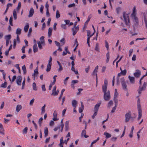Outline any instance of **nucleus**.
I'll list each match as a JSON object with an SVG mask.
<instances>
[{
    "label": "nucleus",
    "mask_w": 147,
    "mask_h": 147,
    "mask_svg": "<svg viewBox=\"0 0 147 147\" xmlns=\"http://www.w3.org/2000/svg\"><path fill=\"white\" fill-rule=\"evenodd\" d=\"M34 73L36 76L38 74V69H36L34 70Z\"/></svg>",
    "instance_id": "0e129e2a"
},
{
    "label": "nucleus",
    "mask_w": 147,
    "mask_h": 147,
    "mask_svg": "<svg viewBox=\"0 0 147 147\" xmlns=\"http://www.w3.org/2000/svg\"><path fill=\"white\" fill-rule=\"evenodd\" d=\"M86 131L85 130H82V132L81 133V135L82 137L84 136L85 138H87L88 137V136H87L86 135Z\"/></svg>",
    "instance_id": "f3484780"
},
{
    "label": "nucleus",
    "mask_w": 147,
    "mask_h": 147,
    "mask_svg": "<svg viewBox=\"0 0 147 147\" xmlns=\"http://www.w3.org/2000/svg\"><path fill=\"white\" fill-rule=\"evenodd\" d=\"M79 29V27L78 26H77L76 27H73L72 29V34L73 36H74L76 34L77 32L78 31Z\"/></svg>",
    "instance_id": "0eeeda50"
},
{
    "label": "nucleus",
    "mask_w": 147,
    "mask_h": 147,
    "mask_svg": "<svg viewBox=\"0 0 147 147\" xmlns=\"http://www.w3.org/2000/svg\"><path fill=\"white\" fill-rule=\"evenodd\" d=\"M22 108V107L21 105H18L16 107V111L18 112Z\"/></svg>",
    "instance_id": "393cba45"
},
{
    "label": "nucleus",
    "mask_w": 147,
    "mask_h": 147,
    "mask_svg": "<svg viewBox=\"0 0 147 147\" xmlns=\"http://www.w3.org/2000/svg\"><path fill=\"white\" fill-rule=\"evenodd\" d=\"M0 134L3 135H4V129L3 125L1 123H0Z\"/></svg>",
    "instance_id": "4468645a"
},
{
    "label": "nucleus",
    "mask_w": 147,
    "mask_h": 147,
    "mask_svg": "<svg viewBox=\"0 0 147 147\" xmlns=\"http://www.w3.org/2000/svg\"><path fill=\"white\" fill-rule=\"evenodd\" d=\"M21 7V3L19 2L18 3V6L17 7L16 9L17 11H19Z\"/></svg>",
    "instance_id": "79ce46f5"
},
{
    "label": "nucleus",
    "mask_w": 147,
    "mask_h": 147,
    "mask_svg": "<svg viewBox=\"0 0 147 147\" xmlns=\"http://www.w3.org/2000/svg\"><path fill=\"white\" fill-rule=\"evenodd\" d=\"M117 13V14H119L121 10L120 7H118L116 8Z\"/></svg>",
    "instance_id": "6e6d98bb"
},
{
    "label": "nucleus",
    "mask_w": 147,
    "mask_h": 147,
    "mask_svg": "<svg viewBox=\"0 0 147 147\" xmlns=\"http://www.w3.org/2000/svg\"><path fill=\"white\" fill-rule=\"evenodd\" d=\"M34 99L33 98L30 101L29 104L30 105L32 106L34 102Z\"/></svg>",
    "instance_id": "864d4df0"
},
{
    "label": "nucleus",
    "mask_w": 147,
    "mask_h": 147,
    "mask_svg": "<svg viewBox=\"0 0 147 147\" xmlns=\"http://www.w3.org/2000/svg\"><path fill=\"white\" fill-rule=\"evenodd\" d=\"M22 30L21 29L18 28L16 31V34L18 35V34H20L21 33Z\"/></svg>",
    "instance_id": "72a5a7b5"
},
{
    "label": "nucleus",
    "mask_w": 147,
    "mask_h": 147,
    "mask_svg": "<svg viewBox=\"0 0 147 147\" xmlns=\"http://www.w3.org/2000/svg\"><path fill=\"white\" fill-rule=\"evenodd\" d=\"M69 121H67L65 123V130L67 131L69 128Z\"/></svg>",
    "instance_id": "a878e982"
},
{
    "label": "nucleus",
    "mask_w": 147,
    "mask_h": 147,
    "mask_svg": "<svg viewBox=\"0 0 147 147\" xmlns=\"http://www.w3.org/2000/svg\"><path fill=\"white\" fill-rule=\"evenodd\" d=\"M46 107V105L45 104L41 108V113H44L45 111V107Z\"/></svg>",
    "instance_id": "2f4dec72"
},
{
    "label": "nucleus",
    "mask_w": 147,
    "mask_h": 147,
    "mask_svg": "<svg viewBox=\"0 0 147 147\" xmlns=\"http://www.w3.org/2000/svg\"><path fill=\"white\" fill-rule=\"evenodd\" d=\"M48 128L47 127H45L44 128V133L45 134V137H46L48 135Z\"/></svg>",
    "instance_id": "4be33fe9"
},
{
    "label": "nucleus",
    "mask_w": 147,
    "mask_h": 147,
    "mask_svg": "<svg viewBox=\"0 0 147 147\" xmlns=\"http://www.w3.org/2000/svg\"><path fill=\"white\" fill-rule=\"evenodd\" d=\"M136 55L135 54L133 55L132 58V60L133 61H135L136 60Z\"/></svg>",
    "instance_id": "69168bd1"
},
{
    "label": "nucleus",
    "mask_w": 147,
    "mask_h": 147,
    "mask_svg": "<svg viewBox=\"0 0 147 147\" xmlns=\"http://www.w3.org/2000/svg\"><path fill=\"white\" fill-rule=\"evenodd\" d=\"M78 81L77 80H73L71 82V86L74 88V85L75 84L78 83Z\"/></svg>",
    "instance_id": "aec40b11"
},
{
    "label": "nucleus",
    "mask_w": 147,
    "mask_h": 147,
    "mask_svg": "<svg viewBox=\"0 0 147 147\" xmlns=\"http://www.w3.org/2000/svg\"><path fill=\"white\" fill-rule=\"evenodd\" d=\"M33 51L34 53H35L37 51L38 49L37 47V45L35 44L33 46Z\"/></svg>",
    "instance_id": "5701e85b"
},
{
    "label": "nucleus",
    "mask_w": 147,
    "mask_h": 147,
    "mask_svg": "<svg viewBox=\"0 0 147 147\" xmlns=\"http://www.w3.org/2000/svg\"><path fill=\"white\" fill-rule=\"evenodd\" d=\"M52 30L53 28H52L50 27L49 28L48 32V36L49 37H50L51 35Z\"/></svg>",
    "instance_id": "b1692460"
},
{
    "label": "nucleus",
    "mask_w": 147,
    "mask_h": 147,
    "mask_svg": "<svg viewBox=\"0 0 147 147\" xmlns=\"http://www.w3.org/2000/svg\"><path fill=\"white\" fill-rule=\"evenodd\" d=\"M123 16L125 24L127 26L129 24V19L128 14L124 12L123 13Z\"/></svg>",
    "instance_id": "39448f33"
},
{
    "label": "nucleus",
    "mask_w": 147,
    "mask_h": 147,
    "mask_svg": "<svg viewBox=\"0 0 147 147\" xmlns=\"http://www.w3.org/2000/svg\"><path fill=\"white\" fill-rule=\"evenodd\" d=\"M87 33L88 38L89 37V39H90V38L92 36V35H90V31L89 30H87Z\"/></svg>",
    "instance_id": "49530a36"
},
{
    "label": "nucleus",
    "mask_w": 147,
    "mask_h": 147,
    "mask_svg": "<svg viewBox=\"0 0 147 147\" xmlns=\"http://www.w3.org/2000/svg\"><path fill=\"white\" fill-rule=\"evenodd\" d=\"M144 20L146 26L147 28V20L146 18V16L145 13H144Z\"/></svg>",
    "instance_id": "c756f323"
},
{
    "label": "nucleus",
    "mask_w": 147,
    "mask_h": 147,
    "mask_svg": "<svg viewBox=\"0 0 147 147\" xmlns=\"http://www.w3.org/2000/svg\"><path fill=\"white\" fill-rule=\"evenodd\" d=\"M94 113L93 115H92V119H94V118L95 116L97 114V112H96V111H94Z\"/></svg>",
    "instance_id": "052dcab7"
},
{
    "label": "nucleus",
    "mask_w": 147,
    "mask_h": 147,
    "mask_svg": "<svg viewBox=\"0 0 147 147\" xmlns=\"http://www.w3.org/2000/svg\"><path fill=\"white\" fill-rule=\"evenodd\" d=\"M34 13V11L32 8H31L29 11V14L28 15V17H31L32 16Z\"/></svg>",
    "instance_id": "ddd939ff"
},
{
    "label": "nucleus",
    "mask_w": 147,
    "mask_h": 147,
    "mask_svg": "<svg viewBox=\"0 0 147 147\" xmlns=\"http://www.w3.org/2000/svg\"><path fill=\"white\" fill-rule=\"evenodd\" d=\"M59 68L58 69V71L59 72L60 71L62 70H63V67L61 65H59Z\"/></svg>",
    "instance_id": "bf43d9fd"
},
{
    "label": "nucleus",
    "mask_w": 147,
    "mask_h": 147,
    "mask_svg": "<svg viewBox=\"0 0 147 147\" xmlns=\"http://www.w3.org/2000/svg\"><path fill=\"white\" fill-rule=\"evenodd\" d=\"M125 121L126 123H127L129 121L130 119H134L135 118V117L134 118L132 117L131 116V112L130 111H128L125 114Z\"/></svg>",
    "instance_id": "423d86ee"
},
{
    "label": "nucleus",
    "mask_w": 147,
    "mask_h": 147,
    "mask_svg": "<svg viewBox=\"0 0 147 147\" xmlns=\"http://www.w3.org/2000/svg\"><path fill=\"white\" fill-rule=\"evenodd\" d=\"M46 14L47 17H49L50 16V13L49 12V9H47L46 10Z\"/></svg>",
    "instance_id": "680f3d73"
},
{
    "label": "nucleus",
    "mask_w": 147,
    "mask_h": 147,
    "mask_svg": "<svg viewBox=\"0 0 147 147\" xmlns=\"http://www.w3.org/2000/svg\"><path fill=\"white\" fill-rule=\"evenodd\" d=\"M44 36H42L40 38V42L41 43L43 46H45V41L44 40Z\"/></svg>",
    "instance_id": "2eb2a0df"
},
{
    "label": "nucleus",
    "mask_w": 147,
    "mask_h": 147,
    "mask_svg": "<svg viewBox=\"0 0 147 147\" xmlns=\"http://www.w3.org/2000/svg\"><path fill=\"white\" fill-rule=\"evenodd\" d=\"M121 75H122V74L121 73V72L120 73H118V75H117V84H118V82H119V77Z\"/></svg>",
    "instance_id": "c03bdc74"
},
{
    "label": "nucleus",
    "mask_w": 147,
    "mask_h": 147,
    "mask_svg": "<svg viewBox=\"0 0 147 147\" xmlns=\"http://www.w3.org/2000/svg\"><path fill=\"white\" fill-rule=\"evenodd\" d=\"M7 82H5L4 83H3L1 85V87L2 88H6L7 87Z\"/></svg>",
    "instance_id": "a19ab883"
},
{
    "label": "nucleus",
    "mask_w": 147,
    "mask_h": 147,
    "mask_svg": "<svg viewBox=\"0 0 147 147\" xmlns=\"http://www.w3.org/2000/svg\"><path fill=\"white\" fill-rule=\"evenodd\" d=\"M101 103V101H100L97 104L95 105L94 108V111L98 112Z\"/></svg>",
    "instance_id": "9d476101"
},
{
    "label": "nucleus",
    "mask_w": 147,
    "mask_h": 147,
    "mask_svg": "<svg viewBox=\"0 0 147 147\" xmlns=\"http://www.w3.org/2000/svg\"><path fill=\"white\" fill-rule=\"evenodd\" d=\"M22 69L23 71L24 74H26V66L25 65H24L22 66Z\"/></svg>",
    "instance_id": "c9c22d12"
},
{
    "label": "nucleus",
    "mask_w": 147,
    "mask_h": 147,
    "mask_svg": "<svg viewBox=\"0 0 147 147\" xmlns=\"http://www.w3.org/2000/svg\"><path fill=\"white\" fill-rule=\"evenodd\" d=\"M138 120H139L142 117V110L139 109V110H138Z\"/></svg>",
    "instance_id": "dca6fc26"
},
{
    "label": "nucleus",
    "mask_w": 147,
    "mask_h": 147,
    "mask_svg": "<svg viewBox=\"0 0 147 147\" xmlns=\"http://www.w3.org/2000/svg\"><path fill=\"white\" fill-rule=\"evenodd\" d=\"M106 57H107V59H106V62L107 63H108L109 61V58H110V56L109 52H108L106 54Z\"/></svg>",
    "instance_id": "f704fd0d"
},
{
    "label": "nucleus",
    "mask_w": 147,
    "mask_h": 147,
    "mask_svg": "<svg viewBox=\"0 0 147 147\" xmlns=\"http://www.w3.org/2000/svg\"><path fill=\"white\" fill-rule=\"evenodd\" d=\"M120 82L121 83L122 88L123 89L127 91V85L126 84V82H128V81L126 82L125 81L124 77H123L121 78L120 79Z\"/></svg>",
    "instance_id": "7ed1b4c3"
},
{
    "label": "nucleus",
    "mask_w": 147,
    "mask_h": 147,
    "mask_svg": "<svg viewBox=\"0 0 147 147\" xmlns=\"http://www.w3.org/2000/svg\"><path fill=\"white\" fill-rule=\"evenodd\" d=\"M134 75L136 77L138 78L141 75V71L140 70L137 69L136 71V72L134 74Z\"/></svg>",
    "instance_id": "1a4fd4ad"
},
{
    "label": "nucleus",
    "mask_w": 147,
    "mask_h": 147,
    "mask_svg": "<svg viewBox=\"0 0 147 147\" xmlns=\"http://www.w3.org/2000/svg\"><path fill=\"white\" fill-rule=\"evenodd\" d=\"M42 120L43 118L42 117H41L38 120V123L39 124V126L40 127L41 126Z\"/></svg>",
    "instance_id": "4c0bfd02"
},
{
    "label": "nucleus",
    "mask_w": 147,
    "mask_h": 147,
    "mask_svg": "<svg viewBox=\"0 0 147 147\" xmlns=\"http://www.w3.org/2000/svg\"><path fill=\"white\" fill-rule=\"evenodd\" d=\"M29 27V25L28 24V23L24 27V30L25 32H27L28 30V29Z\"/></svg>",
    "instance_id": "c85d7f7f"
},
{
    "label": "nucleus",
    "mask_w": 147,
    "mask_h": 147,
    "mask_svg": "<svg viewBox=\"0 0 147 147\" xmlns=\"http://www.w3.org/2000/svg\"><path fill=\"white\" fill-rule=\"evenodd\" d=\"M114 101L115 103V106H117L118 103V100L117 98H114Z\"/></svg>",
    "instance_id": "3c124183"
},
{
    "label": "nucleus",
    "mask_w": 147,
    "mask_h": 147,
    "mask_svg": "<svg viewBox=\"0 0 147 147\" xmlns=\"http://www.w3.org/2000/svg\"><path fill=\"white\" fill-rule=\"evenodd\" d=\"M127 71L125 69L123 70H121V73L123 75L125 76L126 75Z\"/></svg>",
    "instance_id": "09e8293b"
},
{
    "label": "nucleus",
    "mask_w": 147,
    "mask_h": 147,
    "mask_svg": "<svg viewBox=\"0 0 147 147\" xmlns=\"http://www.w3.org/2000/svg\"><path fill=\"white\" fill-rule=\"evenodd\" d=\"M104 135L105 136V137L106 138H109L111 136V135L110 134L107 132H104Z\"/></svg>",
    "instance_id": "412c9836"
},
{
    "label": "nucleus",
    "mask_w": 147,
    "mask_h": 147,
    "mask_svg": "<svg viewBox=\"0 0 147 147\" xmlns=\"http://www.w3.org/2000/svg\"><path fill=\"white\" fill-rule=\"evenodd\" d=\"M58 94V92H57L56 90L54 91H53L51 95L54 96H57Z\"/></svg>",
    "instance_id": "a18cd8bd"
},
{
    "label": "nucleus",
    "mask_w": 147,
    "mask_h": 147,
    "mask_svg": "<svg viewBox=\"0 0 147 147\" xmlns=\"http://www.w3.org/2000/svg\"><path fill=\"white\" fill-rule=\"evenodd\" d=\"M51 65H52V64H49V63L47 65V69H46V71H47L48 72V71H50L51 69Z\"/></svg>",
    "instance_id": "7c9ffc66"
},
{
    "label": "nucleus",
    "mask_w": 147,
    "mask_h": 147,
    "mask_svg": "<svg viewBox=\"0 0 147 147\" xmlns=\"http://www.w3.org/2000/svg\"><path fill=\"white\" fill-rule=\"evenodd\" d=\"M113 104V101L112 100H110L108 103V107H110Z\"/></svg>",
    "instance_id": "603ef678"
},
{
    "label": "nucleus",
    "mask_w": 147,
    "mask_h": 147,
    "mask_svg": "<svg viewBox=\"0 0 147 147\" xmlns=\"http://www.w3.org/2000/svg\"><path fill=\"white\" fill-rule=\"evenodd\" d=\"M16 42H17L16 40L15 39H14L13 47H14V48H15L16 46Z\"/></svg>",
    "instance_id": "13d9d810"
},
{
    "label": "nucleus",
    "mask_w": 147,
    "mask_h": 147,
    "mask_svg": "<svg viewBox=\"0 0 147 147\" xmlns=\"http://www.w3.org/2000/svg\"><path fill=\"white\" fill-rule=\"evenodd\" d=\"M69 77H66L65 79L64 82V83L65 85H66L67 83L66 81L69 79Z\"/></svg>",
    "instance_id": "e2e57ef3"
},
{
    "label": "nucleus",
    "mask_w": 147,
    "mask_h": 147,
    "mask_svg": "<svg viewBox=\"0 0 147 147\" xmlns=\"http://www.w3.org/2000/svg\"><path fill=\"white\" fill-rule=\"evenodd\" d=\"M22 80V78L21 76H18L16 79V82L17 85L18 86H20L21 85V81Z\"/></svg>",
    "instance_id": "6e6552de"
},
{
    "label": "nucleus",
    "mask_w": 147,
    "mask_h": 147,
    "mask_svg": "<svg viewBox=\"0 0 147 147\" xmlns=\"http://www.w3.org/2000/svg\"><path fill=\"white\" fill-rule=\"evenodd\" d=\"M142 80H140L139 81V84L140 85V86H139L138 88V93L140 95L141 94L142 92L143 91H144L147 85V83L146 82H144L142 86H141L142 85Z\"/></svg>",
    "instance_id": "f03ea898"
},
{
    "label": "nucleus",
    "mask_w": 147,
    "mask_h": 147,
    "mask_svg": "<svg viewBox=\"0 0 147 147\" xmlns=\"http://www.w3.org/2000/svg\"><path fill=\"white\" fill-rule=\"evenodd\" d=\"M32 86L33 87V89L35 91H36L37 90V88L36 87V84L34 82L32 84Z\"/></svg>",
    "instance_id": "58836bf2"
},
{
    "label": "nucleus",
    "mask_w": 147,
    "mask_h": 147,
    "mask_svg": "<svg viewBox=\"0 0 147 147\" xmlns=\"http://www.w3.org/2000/svg\"><path fill=\"white\" fill-rule=\"evenodd\" d=\"M60 16L59 11L58 10H57L56 12V17L57 18H58L60 17Z\"/></svg>",
    "instance_id": "e433bc0d"
},
{
    "label": "nucleus",
    "mask_w": 147,
    "mask_h": 147,
    "mask_svg": "<svg viewBox=\"0 0 147 147\" xmlns=\"http://www.w3.org/2000/svg\"><path fill=\"white\" fill-rule=\"evenodd\" d=\"M138 110H142L141 107L140 105V101L139 98H138L137 101Z\"/></svg>",
    "instance_id": "a211bd4d"
},
{
    "label": "nucleus",
    "mask_w": 147,
    "mask_h": 147,
    "mask_svg": "<svg viewBox=\"0 0 147 147\" xmlns=\"http://www.w3.org/2000/svg\"><path fill=\"white\" fill-rule=\"evenodd\" d=\"M97 72H98L97 71L94 69V70L93 71V72L92 74V76H94V75H95L96 76H96H97Z\"/></svg>",
    "instance_id": "de8ad7c7"
},
{
    "label": "nucleus",
    "mask_w": 147,
    "mask_h": 147,
    "mask_svg": "<svg viewBox=\"0 0 147 147\" xmlns=\"http://www.w3.org/2000/svg\"><path fill=\"white\" fill-rule=\"evenodd\" d=\"M105 47L107 49V50H108L109 49L108 43L107 41L105 40Z\"/></svg>",
    "instance_id": "5fc2aeb1"
},
{
    "label": "nucleus",
    "mask_w": 147,
    "mask_h": 147,
    "mask_svg": "<svg viewBox=\"0 0 147 147\" xmlns=\"http://www.w3.org/2000/svg\"><path fill=\"white\" fill-rule=\"evenodd\" d=\"M131 17L134 20V21L135 22L134 25L136 26H138L139 24L138 19L136 16L135 13H132L131 14Z\"/></svg>",
    "instance_id": "20e7f679"
},
{
    "label": "nucleus",
    "mask_w": 147,
    "mask_h": 147,
    "mask_svg": "<svg viewBox=\"0 0 147 147\" xmlns=\"http://www.w3.org/2000/svg\"><path fill=\"white\" fill-rule=\"evenodd\" d=\"M108 86V81L107 79H105L104 81V84L102 86V90L104 92V99L107 101L109 100L111 98V95L110 91L107 90V88Z\"/></svg>",
    "instance_id": "f257e3e1"
},
{
    "label": "nucleus",
    "mask_w": 147,
    "mask_h": 147,
    "mask_svg": "<svg viewBox=\"0 0 147 147\" xmlns=\"http://www.w3.org/2000/svg\"><path fill=\"white\" fill-rule=\"evenodd\" d=\"M130 83L132 84H134L135 83V78L129 76L128 77Z\"/></svg>",
    "instance_id": "9b49d317"
},
{
    "label": "nucleus",
    "mask_w": 147,
    "mask_h": 147,
    "mask_svg": "<svg viewBox=\"0 0 147 147\" xmlns=\"http://www.w3.org/2000/svg\"><path fill=\"white\" fill-rule=\"evenodd\" d=\"M11 38V36L10 34L6 35L5 36V39L6 41H9Z\"/></svg>",
    "instance_id": "bb28decb"
},
{
    "label": "nucleus",
    "mask_w": 147,
    "mask_h": 147,
    "mask_svg": "<svg viewBox=\"0 0 147 147\" xmlns=\"http://www.w3.org/2000/svg\"><path fill=\"white\" fill-rule=\"evenodd\" d=\"M13 18L15 20H16L17 19V13L15 9H14L13 11Z\"/></svg>",
    "instance_id": "cd10ccee"
},
{
    "label": "nucleus",
    "mask_w": 147,
    "mask_h": 147,
    "mask_svg": "<svg viewBox=\"0 0 147 147\" xmlns=\"http://www.w3.org/2000/svg\"><path fill=\"white\" fill-rule=\"evenodd\" d=\"M95 50L98 52H99V45L98 43L96 44L95 48Z\"/></svg>",
    "instance_id": "473e14b6"
},
{
    "label": "nucleus",
    "mask_w": 147,
    "mask_h": 147,
    "mask_svg": "<svg viewBox=\"0 0 147 147\" xmlns=\"http://www.w3.org/2000/svg\"><path fill=\"white\" fill-rule=\"evenodd\" d=\"M12 21H13V18H12V16H11L9 19V22L11 26H13Z\"/></svg>",
    "instance_id": "37998d69"
},
{
    "label": "nucleus",
    "mask_w": 147,
    "mask_h": 147,
    "mask_svg": "<svg viewBox=\"0 0 147 147\" xmlns=\"http://www.w3.org/2000/svg\"><path fill=\"white\" fill-rule=\"evenodd\" d=\"M75 3H73L72 4H71L68 5V7L70 8L72 7H74L75 6Z\"/></svg>",
    "instance_id": "4d7b16f0"
},
{
    "label": "nucleus",
    "mask_w": 147,
    "mask_h": 147,
    "mask_svg": "<svg viewBox=\"0 0 147 147\" xmlns=\"http://www.w3.org/2000/svg\"><path fill=\"white\" fill-rule=\"evenodd\" d=\"M133 52V49H131L129 50V57L131 56V55Z\"/></svg>",
    "instance_id": "774afa93"
},
{
    "label": "nucleus",
    "mask_w": 147,
    "mask_h": 147,
    "mask_svg": "<svg viewBox=\"0 0 147 147\" xmlns=\"http://www.w3.org/2000/svg\"><path fill=\"white\" fill-rule=\"evenodd\" d=\"M72 105L74 108H76L77 104V102L76 100H74L72 101Z\"/></svg>",
    "instance_id": "6ab92c4d"
},
{
    "label": "nucleus",
    "mask_w": 147,
    "mask_h": 147,
    "mask_svg": "<svg viewBox=\"0 0 147 147\" xmlns=\"http://www.w3.org/2000/svg\"><path fill=\"white\" fill-rule=\"evenodd\" d=\"M43 8L44 6L42 5H41L40 8V11L41 13L43 12Z\"/></svg>",
    "instance_id": "338daca9"
},
{
    "label": "nucleus",
    "mask_w": 147,
    "mask_h": 147,
    "mask_svg": "<svg viewBox=\"0 0 147 147\" xmlns=\"http://www.w3.org/2000/svg\"><path fill=\"white\" fill-rule=\"evenodd\" d=\"M28 127H25L23 130V133L24 134H26L27 132Z\"/></svg>",
    "instance_id": "8fccbe9b"
},
{
    "label": "nucleus",
    "mask_w": 147,
    "mask_h": 147,
    "mask_svg": "<svg viewBox=\"0 0 147 147\" xmlns=\"http://www.w3.org/2000/svg\"><path fill=\"white\" fill-rule=\"evenodd\" d=\"M38 47H39V48L40 49H42V43H41L40 42V41H38Z\"/></svg>",
    "instance_id": "ea45409f"
},
{
    "label": "nucleus",
    "mask_w": 147,
    "mask_h": 147,
    "mask_svg": "<svg viewBox=\"0 0 147 147\" xmlns=\"http://www.w3.org/2000/svg\"><path fill=\"white\" fill-rule=\"evenodd\" d=\"M57 114L56 111H55L53 113V120L54 121H56L58 120V119L57 118Z\"/></svg>",
    "instance_id": "f8f14e48"
}]
</instances>
